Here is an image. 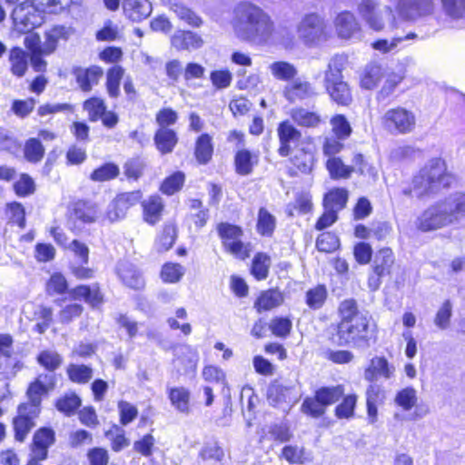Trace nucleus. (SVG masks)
Returning a JSON list of instances; mask_svg holds the SVG:
<instances>
[{
  "label": "nucleus",
  "instance_id": "nucleus-1",
  "mask_svg": "<svg viewBox=\"0 0 465 465\" xmlns=\"http://www.w3.org/2000/svg\"><path fill=\"white\" fill-rule=\"evenodd\" d=\"M465 219V193L456 192L430 204L416 218L414 224L422 232L459 224Z\"/></svg>",
  "mask_w": 465,
  "mask_h": 465
},
{
  "label": "nucleus",
  "instance_id": "nucleus-2",
  "mask_svg": "<svg viewBox=\"0 0 465 465\" xmlns=\"http://www.w3.org/2000/svg\"><path fill=\"white\" fill-rule=\"evenodd\" d=\"M341 322L337 326V341L339 346L365 347L369 340V317L358 310L357 302L347 299L339 306Z\"/></svg>",
  "mask_w": 465,
  "mask_h": 465
},
{
  "label": "nucleus",
  "instance_id": "nucleus-3",
  "mask_svg": "<svg viewBox=\"0 0 465 465\" xmlns=\"http://www.w3.org/2000/svg\"><path fill=\"white\" fill-rule=\"evenodd\" d=\"M232 25L243 40H266L273 30L270 16L251 2H240L232 11Z\"/></svg>",
  "mask_w": 465,
  "mask_h": 465
},
{
  "label": "nucleus",
  "instance_id": "nucleus-4",
  "mask_svg": "<svg viewBox=\"0 0 465 465\" xmlns=\"http://www.w3.org/2000/svg\"><path fill=\"white\" fill-rule=\"evenodd\" d=\"M455 177L448 172L446 162L440 157L429 160L412 179L411 189L403 190L410 196L413 193L417 198L430 197L444 189L451 187Z\"/></svg>",
  "mask_w": 465,
  "mask_h": 465
},
{
  "label": "nucleus",
  "instance_id": "nucleus-5",
  "mask_svg": "<svg viewBox=\"0 0 465 465\" xmlns=\"http://www.w3.org/2000/svg\"><path fill=\"white\" fill-rule=\"evenodd\" d=\"M346 59L342 55L333 56L324 74V86L333 102L341 105H348L351 100L349 85L343 81L342 70Z\"/></svg>",
  "mask_w": 465,
  "mask_h": 465
},
{
  "label": "nucleus",
  "instance_id": "nucleus-6",
  "mask_svg": "<svg viewBox=\"0 0 465 465\" xmlns=\"http://www.w3.org/2000/svg\"><path fill=\"white\" fill-rule=\"evenodd\" d=\"M394 262L395 257L390 248H381L375 253L371 263V273L368 278V287L371 292L380 288L383 277L391 275Z\"/></svg>",
  "mask_w": 465,
  "mask_h": 465
},
{
  "label": "nucleus",
  "instance_id": "nucleus-7",
  "mask_svg": "<svg viewBox=\"0 0 465 465\" xmlns=\"http://www.w3.org/2000/svg\"><path fill=\"white\" fill-rule=\"evenodd\" d=\"M381 124L391 134H408L414 130L416 117L411 111L396 107L383 114Z\"/></svg>",
  "mask_w": 465,
  "mask_h": 465
},
{
  "label": "nucleus",
  "instance_id": "nucleus-8",
  "mask_svg": "<svg viewBox=\"0 0 465 465\" xmlns=\"http://www.w3.org/2000/svg\"><path fill=\"white\" fill-rule=\"evenodd\" d=\"M43 13V11L30 5L28 1L21 2L12 13L16 30L27 34L40 26L44 21Z\"/></svg>",
  "mask_w": 465,
  "mask_h": 465
},
{
  "label": "nucleus",
  "instance_id": "nucleus-9",
  "mask_svg": "<svg viewBox=\"0 0 465 465\" xmlns=\"http://www.w3.org/2000/svg\"><path fill=\"white\" fill-rule=\"evenodd\" d=\"M299 37L307 44H318L327 39L324 19L316 13L306 15L298 25Z\"/></svg>",
  "mask_w": 465,
  "mask_h": 465
},
{
  "label": "nucleus",
  "instance_id": "nucleus-10",
  "mask_svg": "<svg viewBox=\"0 0 465 465\" xmlns=\"http://www.w3.org/2000/svg\"><path fill=\"white\" fill-rule=\"evenodd\" d=\"M396 9L403 20L415 22L431 16L435 3L434 0H398Z\"/></svg>",
  "mask_w": 465,
  "mask_h": 465
},
{
  "label": "nucleus",
  "instance_id": "nucleus-11",
  "mask_svg": "<svg viewBox=\"0 0 465 465\" xmlns=\"http://www.w3.org/2000/svg\"><path fill=\"white\" fill-rule=\"evenodd\" d=\"M358 13L371 29L381 31L384 27L383 15H391V8L381 5L379 0H361Z\"/></svg>",
  "mask_w": 465,
  "mask_h": 465
},
{
  "label": "nucleus",
  "instance_id": "nucleus-12",
  "mask_svg": "<svg viewBox=\"0 0 465 465\" xmlns=\"http://www.w3.org/2000/svg\"><path fill=\"white\" fill-rule=\"evenodd\" d=\"M99 218V210L96 204L78 201L74 203L70 216V228L74 231H80L82 226L87 223H95Z\"/></svg>",
  "mask_w": 465,
  "mask_h": 465
},
{
  "label": "nucleus",
  "instance_id": "nucleus-13",
  "mask_svg": "<svg viewBox=\"0 0 465 465\" xmlns=\"http://www.w3.org/2000/svg\"><path fill=\"white\" fill-rule=\"evenodd\" d=\"M283 97L291 104L310 100L317 96L315 86L309 81L295 77L282 90Z\"/></svg>",
  "mask_w": 465,
  "mask_h": 465
},
{
  "label": "nucleus",
  "instance_id": "nucleus-14",
  "mask_svg": "<svg viewBox=\"0 0 465 465\" xmlns=\"http://www.w3.org/2000/svg\"><path fill=\"white\" fill-rule=\"evenodd\" d=\"M39 416L35 407L18 406L17 416L13 420L15 438L23 442L29 431L35 426V419Z\"/></svg>",
  "mask_w": 465,
  "mask_h": 465
},
{
  "label": "nucleus",
  "instance_id": "nucleus-15",
  "mask_svg": "<svg viewBox=\"0 0 465 465\" xmlns=\"http://www.w3.org/2000/svg\"><path fill=\"white\" fill-rule=\"evenodd\" d=\"M277 134L280 141L278 153L285 157L292 153L302 139V134L290 122H282L277 128Z\"/></svg>",
  "mask_w": 465,
  "mask_h": 465
},
{
  "label": "nucleus",
  "instance_id": "nucleus-16",
  "mask_svg": "<svg viewBox=\"0 0 465 465\" xmlns=\"http://www.w3.org/2000/svg\"><path fill=\"white\" fill-rule=\"evenodd\" d=\"M395 367L383 356L373 357L369 366L364 371V379L370 382L376 381L379 378L390 380L394 376Z\"/></svg>",
  "mask_w": 465,
  "mask_h": 465
},
{
  "label": "nucleus",
  "instance_id": "nucleus-17",
  "mask_svg": "<svg viewBox=\"0 0 465 465\" xmlns=\"http://www.w3.org/2000/svg\"><path fill=\"white\" fill-rule=\"evenodd\" d=\"M72 74L74 76L79 88L83 92L87 93L93 89L94 85L98 84L104 74V71L97 65H92L87 68L76 66L73 68Z\"/></svg>",
  "mask_w": 465,
  "mask_h": 465
},
{
  "label": "nucleus",
  "instance_id": "nucleus-18",
  "mask_svg": "<svg viewBox=\"0 0 465 465\" xmlns=\"http://www.w3.org/2000/svg\"><path fill=\"white\" fill-rule=\"evenodd\" d=\"M203 39L200 35L189 30H177L171 37V45L178 51H193L203 45Z\"/></svg>",
  "mask_w": 465,
  "mask_h": 465
},
{
  "label": "nucleus",
  "instance_id": "nucleus-19",
  "mask_svg": "<svg viewBox=\"0 0 465 465\" xmlns=\"http://www.w3.org/2000/svg\"><path fill=\"white\" fill-rule=\"evenodd\" d=\"M117 274L123 283L134 290L143 288L145 282L141 272L133 263L122 261L117 264Z\"/></svg>",
  "mask_w": 465,
  "mask_h": 465
},
{
  "label": "nucleus",
  "instance_id": "nucleus-20",
  "mask_svg": "<svg viewBox=\"0 0 465 465\" xmlns=\"http://www.w3.org/2000/svg\"><path fill=\"white\" fill-rule=\"evenodd\" d=\"M55 434L51 428H41L35 431L33 438L32 452L39 459H46L48 448L54 443Z\"/></svg>",
  "mask_w": 465,
  "mask_h": 465
},
{
  "label": "nucleus",
  "instance_id": "nucleus-21",
  "mask_svg": "<svg viewBox=\"0 0 465 465\" xmlns=\"http://www.w3.org/2000/svg\"><path fill=\"white\" fill-rule=\"evenodd\" d=\"M123 9L130 20L141 22L151 15L153 7L149 0H123Z\"/></svg>",
  "mask_w": 465,
  "mask_h": 465
},
{
  "label": "nucleus",
  "instance_id": "nucleus-22",
  "mask_svg": "<svg viewBox=\"0 0 465 465\" xmlns=\"http://www.w3.org/2000/svg\"><path fill=\"white\" fill-rule=\"evenodd\" d=\"M384 400V391L381 385L371 382L366 390L367 414L370 423L377 420L378 405Z\"/></svg>",
  "mask_w": 465,
  "mask_h": 465
},
{
  "label": "nucleus",
  "instance_id": "nucleus-23",
  "mask_svg": "<svg viewBox=\"0 0 465 465\" xmlns=\"http://www.w3.org/2000/svg\"><path fill=\"white\" fill-rule=\"evenodd\" d=\"M156 149L161 154L171 153L178 143V135L170 128H158L153 136Z\"/></svg>",
  "mask_w": 465,
  "mask_h": 465
},
{
  "label": "nucleus",
  "instance_id": "nucleus-24",
  "mask_svg": "<svg viewBox=\"0 0 465 465\" xmlns=\"http://www.w3.org/2000/svg\"><path fill=\"white\" fill-rule=\"evenodd\" d=\"M338 35L341 38H351L358 33L360 26L353 14L348 11L341 12L335 19Z\"/></svg>",
  "mask_w": 465,
  "mask_h": 465
},
{
  "label": "nucleus",
  "instance_id": "nucleus-25",
  "mask_svg": "<svg viewBox=\"0 0 465 465\" xmlns=\"http://www.w3.org/2000/svg\"><path fill=\"white\" fill-rule=\"evenodd\" d=\"M170 10L176 17L193 27H200L203 25V19L190 7L182 2H173L170 5Z\"/></svg>",
  "mask_w": 465,
  "mask_h": 465
},
{
  "label": "nucleus",
  "instance_id": "nucleus-26",
  "mask_svg": "<svg viewBox=\"0 0 465 465\" xmlns=\"http://www.w3.org/2000/svg\"><path fill=\"white\" fill-rule=\"evenodd\" d=\"M383 76L384 70L381 65L377 63H370L361 74V86L367 90L373 89Z\"/></svg>",
  "mask_w": 465,
  "mask_h": 465
},
{
  "label": "nucleus",
  "instance_id": "nucleus-27",
  "mask_svg": "<svg viewBox=\"0 0 465 465\" xmlns=\"http://www.w3.org/2000/svg\"><path fill=\"white\" fill-rule=\"evenodd\" d=\"M49 391L47 385L41 379H36L30 384L26 392L29 401L20 405L23 407H35L37 413L40 414L42 397L47 394Z\"/></svg>",
  "mask_w": 465,
  "mask_h": 465
},
{
  "label": "nucleus",
  "instance_id": "nucleus-28",
  "mask_svg": "<svg viewBox=\"0 0 465 465\" xmlns=\"http://www.w3.org/2000/svg\"><path fill=\"white\" fill-rule=\"evenodd\" d=\"M9 63L11 73L23 77L28 68V54L20 47H14L9 53Z\"/></svg>",
  "mask_w": 465,
  "mask_h": 465
},
{
  "label": "nucleus",
  "instance_id": "nucleus-29",
  "mask_svg": "<svg viewBox=\"0 0 465 465\" xmlns=\"http://www.w3.org/2000/svg\"><path fill=\"white\" fill-rule=\"evenodd\" d=\"M143 219L150 224L158 223L162 216L163 203L159 196H151L143 202Z\"/></svg>",
  "mask_w": 465,
  "mask_h": 465
},
{
  "label": "nucleus",
  "instance_id": "nucleus-30",
  "mask_svg": "<svg viewBox=\"0 0 465 465\" xmlns=\"http://www.w3.org/2000/svg\"><path fill=\"white\" fill-rule=\"evenodd\" d=\"M283 302L282 294L274 289H270L261 293L254 303V307L259 312L270 311L280 306Z\"/></svg>",
  "mask_w": 465,
  "mask_h": 465
},
{
  "label": "nucleus",
  "instance_id": "nucleus-31",
  "mask_svg": "<svg viewBox=\"0 0 465 465\" xmlns=\"http://www.w3.org/2000/svg\"><path fill=\"white\" fill-rule=\"evenodd\" d=\"M257 156L250 151L245 149L238 151L234 156L236 173L243 176L249 175L252 172V168L257 163Z\"/></svg>",
  "mask_w": 465,
  "mask_h": 465
},
{
  "label": "nucleus",
  "instance_id": "nucleus-32",
  "mask_svg": "<svg viewBox=\"0 0 465 465\" xmlns=\"http://www.w3.org/2000/svg\"><path fill=\"white\" fill-rule=\"evenodd\" d=\"M349 193L344 188H334L327 193L323 199L324 208L339 212L343 209L348 202Z\"/></svg>",
  "mask_w": 465,
  "mask_h": 465
},
{
  "label": "nucleus",
  "instance_id": "nucleus-33",
  "mask_svg": "<svg viewBox=\"0 0 465 465\" xmlns=\"http://www.w3.org/2000/svg\"><path fill=\"white\" fill-rule=\"evenodd\" d=\"M169 399L172 405L181 413L190 412V392L183 387H175L169 390Z\"/></svg>",
  "mask_w": 465,
  "mask_h": 465
},
{
  "label": "nucleus",
  "instance_id": "nucleus-34",
  "mask_svg": "<svg viewBox=\"0 0 465 465\" xmlns=\"http://www.w3.org/2000/svg\"><path fill=\"white\" fill-rule=\"evenodd\" d=\"M70 293L74 300L84 299L85 302L93 307L99 305L103 301V296L96 287L79 285L73 289Z\"/></svg>",
  "mask_w": 465,
  "mask_h": 465
},
{
  "label": "nucleus",
  "instance_id": "nucleus-35",
  "mask_svg": "<svg viewBox=\"0 0 465 465\" xmlns=\"http://www.w3.org/2000/svg\"><path fill=\"white\" fill-rule=\"evenodd\" d=\"M272 75L280 81L291 82L298 74L296 67L285 61L273 62L269 65Z\"/></svg>",
  "mask_w": 465,
  "mask_h": 465
},
{
  "label": "nucleus",
  "instance_id": "nucleus-36",
  "mask_svg": "<svg viewBox=\"0 0 465 465\" xmlns=\"http://www.w3.org/2000/svg\"><path fill=\"white\" fill-rule=\"evenodd\" d=\"M326 167L333 180L348 179L355 171L353 166L344 164L339 157H330L326 162Z\"/></svg>",
  "mask_w": 465,
  "mask_h": 465
},
{
  "label": "nucleus",
  "instance_id": "nucleus-37",
  "mask_svg": "<svg viewBox=\"0 0 465 465\" xmlns=\"http://www.w3.org/2000/svg\"><path fill=\"white\" fill-rule=\"evenodd\" d=\"M213 148L212 138L209 134H203L196 141L194 154L197 161L202 163H207L213 155Z\"/></svg>",
  "mask_w": 465,
  "mask_h": 465
},
{
  "label": "nucleus",
  "instance_id": "nucleus-38",
  "mask_svg": "<svg viewBox=\"0 0 465 465\" xmlns=\"http://www.w3.org/2000/svg\"><path fill=\"white\" fill-rule=\"evenodd\" d=\"M124 69L114 65L107 71L106 90L110 97L116 98L120 94V82L124 75Z\"/></svg>",
  "mask_w": 465,
  "mask_h": 465
},
{
  "label": "nucleus",
  "instance_id": "nucleus-39",
  "mask_svg": "<svg viewBox=\"0 0 465 465\" xmlns=\"http://www.w3.org/2000/svg\"><path fill=\"white\" fill-rule=\"evenodd\" d=\"M318 399L327 408L337 402L344 394V389L341 385L322 387L315 391Z\"/></svg>",
  "mask_w": 465,
  "mask_h": 465
},
{
  "label": "nucleus",
  "instance_id": "nucleus-40",
  "mask_svg": "<svg viewBox=\"0 0 465 465\" xmlns=\"http://www.w3.org/2000/svg\"><path fill=\"white\" fill-rule=\"evenodd\" d=\"M291 116L297 124L304 127H316L321 123L319 114L304 108L292 110Z\"/></svg>",
  "mask_w": 465,
  "mask_h": 465
},
{
  "label": "nucleus",
  "instance_id": "nucleus-41",
  "mask_svg": "<svg viewBox=\"0 0 465 465\" xmlns=\"http://www.w3.org/2000/svg\"><path fill=\"white\" fill-rule=\"evenodd\" d=\"M331 131L338 139L346 140L352 132L351 124L343 114H335L330 120Z\"/></svg>",
  "mask_w": 465,
  "mask_h": 465
},
{
  "label": "nucleus",
  "instance_id": "nucleus-42",
  "mask_svg": "<svg viewBox=\"0 0 465 465\" xmlns=\"http://www.w3.org/2000/svg\"><path fill=\"white\" fill-rule=\"evenodd\" d=\"M66 371L69 379L75 383H87L93 377V369L84 364H70Z\"/></svg>",
  "mask_w": 465,
  "mask_h": 465
},
{
  "label": "nucleus",
  "instance_id": "nucleus-43",
  "mask_svg": "<svg viewBox=\"0 0 465 465\" xmlns=\"http://www.w3.org/2000/svg\"><path fill=\"white\" fill-rule=\"evenodd\" d=\"M394 401L403 411H411L418 401L417 391L412 387H406L396 393Z\"/></svg>",
  "mask_w": 465,
  "mask_h": 465
},
{
  "label": "nucleus",
  "instance_id": "nucleus-44",
  "mask_svg": "<svg viewBox=\"0 0 465 465\" xmlns=\"http://www.w3.org/2000/svg\"><path fill=\"white\" fill-rule=\"evenodd\" d=\"M418 35L416 34L410 33L405 35L404 36L393 37L391 41H388L386 39L375 41L371 44V46L375 50H379L382 53H389L398 48L403 41L416 39Z\"/></svg>",
  "mask_w": 465,
  "mask_h": 465
},
{
  "label": "nucleus",
  "instance_id": "nucleus-45",
  "mask_svg": "<svg viewBox=\"0 0 465 465\" xmlns=\"http://www.w3.org/2000/svg\"><path fill=\"white\" fill-rule=\"evenodd\" d=\"M276 220L265 208L258 213L257 231L263 236H271L275 229Z\"/></svg>",
  "mask_w": 465,
  "mask_h": 465
},
{
  "label": "nucleus",
  "instance_id": "nucleus-46",
  "mask_svg": "<svg viewBox=\"0 0 465 465\" xmlns=\"http://www.w3.org/2000/svg\"><path fill=\"white\" fill-rule=\"evenodd\" d=\"M270 257L262 252L257 253L252 265V273L257 280H264L268 276L270 268Z\"/></svg>",
  "mask_w": 465,
  "mask_h": 465
},
{
  "label": "nucleus",
  "instance_id": "nucleus-47",
  "mask_svg": "<svg viewBox=\"0 0 465 465\" xmlns=\"http://www.w3.org/2000/svg\"><path fill=\"white\" fill-rule=\"evenodd\" d=\"M340 246L338 236L331 232L321 233L316 240V248L322 252H332Z\"/></svg>",
  "mask_w": 465,
  "mask_h": 465
},
{
  "label": "nucleus",
  "instance_id": "nucleus-48",
  "mask_svg": "<svg viewBox=\"0 0 465 465\" xmlns=\"http://www.w3.org/2000/svg\"><path fill=\"white\" fill-rule=\"evenodd\" d=\"M452 307V302L450 300H446L437 311L433 322L440 330L444 331L450 327Z\"/></svg>",
  "mask_w": 465,
  "mask_h": 465
},
{
  "label": "nucleus",
  "instance_id": "nucleus-49",
  "mask_svg": "<svg viewBox=\"0 0 465 465\" xmlns=\"http://www.w3.org/2000/svg\"><path fill=\"white\" fill-rule=\"evenodd\" d=\"M301 409L303 413L312 418H320L326 411V407L318 399L316 394H314V397L305 398L302 403Z\"/></svg>",
  "mask_w": 465,
  "mask_h": 465
},
{
  "label": "nucleus",
  "instance_id": "nucleus-50",
  "mask_svg": "<svg viewBox=\"0 0 465 465\" xmlns=\"http://www.w3.org/2000/svg\"><path fill=\"white\" fill-rule=\"evenodd\" d=\"M119 168L113 163H107L95 169L90 175L94 182H105L116 178L119 175Z\"/></svg>",
  "mask_w": 465,
  "mask_h": 465
},
{
  "label": "nucleus",
  "instance_id": "nucleus-51",
  "mask_svg": "<svg viewBox=\"0 0 465 465\" xmlns=\"http://www.w3.org/2000/svg\"><path fill=\"white\" fill-rule=\"evenodd\" d=\"M84 109L88 113L91 122H97L104 114L106 105L104 100L92 97L84 103Z\"/></svg>",
  "mask_w": 465,
  "mask_h": 465
},
{
  "label": "nucleus",
  "instance_id": "nucleus-52",
  "mask_svg": "<svg viewBox=\"0 0 465 465\" xmlns=\"http://www.w3.org/2000/svg\"><path fill=\"white\" fill-rule=\"evenodd\" d=\"M326 298V288L323 285H319L306 292V304L312 310H318L323 306Z\"/></svg>",
  "mask_w": 465,
  "mask_h": 465
},
{
  "label": "nucleus",
  "instance_id": "nucleus-53",
  "mask_svg": "<svg viewBox=\"0 0 465 465\" xmlns=\"http://www.w3.org/2000/svg\"><path fill=\"white\" fill-rule=\"evenodd\" d=\"M45 154V148L36 138H30L25 145V157L30 163H38Z\"/></svg>",
  "mask_w": 465,
  "mask_h": 465
},
{
  "label": "nucleus",
  "instance_id": "nucleus-54",
  "mask_svg": "<svg viewBox=\"0 0 465 465\" xmlns=\"http://www.w3.org/2000/svg\"><path fill=\"white\" fill-rule=\"evenodd\" d=\"M357 397L354 394L347 395L335 408V416L338 419H351L354 416Z\"/></svg>",
  "mask_w": 465,
  "mask_h": 465
},
{
  "label": "nucleus",
  "instance_id": "nucleus-55",
  "mask_svg": "<svg viewBox=\"0 0 465 465\" xmlns=\"http://www.w3.org/2000/svg\"><path fill=\"white\" fill-rule=\"evenodd\" d=\"M217 232L219 236L223 240V244L225 242H232V241L240 240L242 235V230L241 227L228 223H221L217 226Z\"/></svg>",
  "mask_w": 465,
  "mask_h": 465
},
{
  "label": "nucleus",
  "instance_id": "nucleus-56",
  "mask_svg": "<svg viewBox=\"0 0 465 465\" xmlns=\"http://www.w3.org/2000/svg\"><path fill=\"white\" fill-rule=\"evenodd\" d=\"M352 163L356 167V171L363 176H367L371 181L375 182L378 179L377 168L368 162L365 161L362 154H355Z\"/></svg>",
  "mask_w": 465,
  "mask_h": 465
},
{
  "label": "nucleus",
  "instance_id": "nucleus-57",
  "mask_svg": "<svg viewBox=\"0 0 465 465\" xmlns=\"http://www.w3.org/2000/svg\"><path fill=\"white\" fill-rule=\"evenodd\" d=\"M185 272V269L179 263H166L163 266L161 277L163 282L174 283L181 280Z\"/></svg>",
  "mask_w": 465,
  "mask_h": 465
},
{
  "label": "nucleus",
  "instance_id": "nucleus-58",
  "mask_svg": "<svg viewBox=\"0 0 465 465\" xmlns=\"http://www.w3.org/2000/svg\"><path fill=\"white\" fill-rule=\"evenodd\" d=\"M176 240V229L173 225L164 226L156 242L157 250L165 252L171 249Z\"/></svg>",
  "mask_w": 465,
  "mask_h": 465
},
{
  "label": "nucleus",
  "instance_id": "nucleus-59",
  "mask_svg": "<svg viewBox=\"0 0 465 465\" xmlns=\"http://www.w3.org/2000/svg\"><path fill=\"white\" fill-rule=\"evenodd\" d=\"M183 183L184 174L182 172H176L163 181L161 191L167 195H172L182 188Z\"/></svg>",
  "mask_w": 465,
  "mask_h": 465
},
{
  "label": "nucleus",
  "instance_id": "nucleus-60",
  "mask_svg": "<svg viewBox=\"0 0 465 465\" xmlns=\"http://www.w3.org/2000/svg\"><path fill=\"white\" fill-rule=\"evenodd\" d=\"M38 362L46 370L54 371L62 364V357L54 351H44L38 355Z\"/></svg>",
  "mask_w": 465,
  "mask_h": 465
},
{
  "label": "nucleus",
  "instance_id": "nucleus-61",
  "mask_svg": "<svg viewBox=\"0 0 465 465\" xmlns=\"http://www.w3.org/2000/svg\"><path fill=\"white\" fill-rule=\"evenodd\" d=\"M81 400L75 394L65 395L56 401V408L66 415L73 414L80 406Z\"/></svg>",
  "mask_w": 465,
  "mask_h": 465
},
{
  "label": "nucleus",
  "instance_id": "nucleus-62",
  "mask_svg": "<svg viewBox=\"0 0 465 465\" xmlns=\"http://www.w3.org/2000/svg\"><path fill=\"white\" fill-rule=\"evenodd\" d=\"M445 14L452 18L465 17V0H441Z\"/></svg>",
  "mask_w": 465,
  "mask_h": 465
},
{
  "label": "nucleus",
  "instance_id": "nucleus-63",
  "mask_svg": "<svg viewBox=\"0 0 465 465\" xmlns=\"http://www.w3.org/2000/svg\"><path fill=\"white\" fill-rule=\"evenodd\" d=\"M404 76L401 74L391 73L390 74L385 83L378 94L379 100L388 98L395 90L397 85L403 80Z\"/></svg>",
  "mask_w": 465,
  "mask_h": 465
},
{
  "label": "nucleus",
  "instance_id": "nucleus-64",
  "mask_svg": "<svg viewBox=\"0 0 465 465\" xmlns=\"http://www.w3.org/2000/svg\"><path fill=\"white\" fill-rule=\"evenodd\" d=\"M118 410L120 413V422L124 426L131 423L138 415L137 408L125 401H120L118 402Z\"/></svg>",
  "mask_w": 465,
  "mask_h": 465
}]
</instances>
